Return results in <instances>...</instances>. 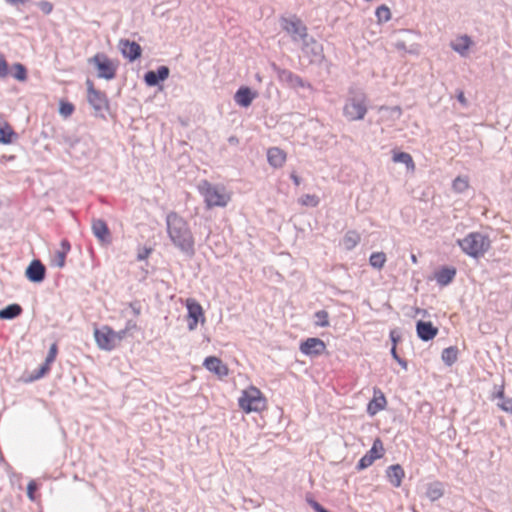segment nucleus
I'll return each instance as SVG.
<instances>
[{
    "instance_id": "obj_45",
    "label": "nucleus",
    "mask_w": 512,
    "mask_h": 512,
    "mask_svg": "<svg viewBox=\"0 0 512 512\" xmlns=\"http://www.w3.org/2000/svg\"><path fill=\"white\" fill-rule=\"evenodd\" d=\"M10 71L8 68V63L3 55H0V77L5 78L9 75Z\"/></svg>"
},
{
    "instance_id": "obj_9",
    "label": "nucleus",
    "mask_w": 512,
    "mask_h": 512,
    "mask_svg": "<svg viewBox=\"0 0 512 512\" xmlns=\"http://www.w3.org/2000/svg\"><path fill=\"white\" fill-rule=\"evenodd\" d=\"M187 309V322L188 329L193 331L197 328L198 324H204L206 322L205 312L201 304L194 298H188L185 301Z\"/></svg>"
},
{
    "instance_id": "obj_49",
    "label": "nucleus",
    "mask_w": 512,
    "mask_h": 512,
    "mask_svg": "<svg viewBox=\"0 0 512 512\" xmlns=\"http://www.w3.org/2000/svg\"><path fill=\"white\" fill-rule=\"evenodd\" d=\"M395 48L399 51L407 52L406 43L403 40H399L394 44Z\"/></svg>"
},
{
    "instance_id": "obj_54",
    "label": "nucleus",
    "mask_w": 512,
    "mask_h": 512,
    "mask_svg": "<svg viewBox=\"0 0 512 512\" xmlns=\"http://www.w3.org/2000/svg\"><path fill=\"white\" fill-rule=\"evenodd\" d=\"M404 369H407V362L400 357L396 360Z\"/></svg>"
},
{
    "instance_id": "obj_26",
    "label": "nucleus",
    "mask_w": 512,
    "mask_h": 512,
    "mask_svg": "<svg viewBox=\"0 0 512 512\" xmlns=\"http://www.w3.org/2000/svg\"><path fill=\"white\" fill-rule=\"evenodd\" d=\"M456 276V269L454 267H442L435 272L434 278L441 286H446L453 281Z\"/></svg>"
},
{
    "instance_id": "obj_8",
    "label": "nucleus",
    "mask_w": 512,
    "mask_h": 512,
    "mask_svg": "<svg viewBox=\"0 0 512 512\" xmlns=\"http://www.w3.org/2000/svg\"><path fill=\"white\" fill-rule=\"evenodd\" d=\"M87 85V100L94 108L96 114H103L109 109V101L105 92L97 90L91 80L86 81Z\"/></svg>"
},
{
    "instance_id": "obj_6",
    "label": "nucleus",
    "mask_w": 512,
    "mask_h": 512,
    "mask_svg": "<svg viewBox=\"0 0 512 512\" xmlns=\"http://www.w3.org/2000/svg\"><path fill=\"white\" fill-rule=\"evenodd\" d=\"M88 63L97 68V76L106 80H112L116 76L118 65L105 53H96L88 59Z\"/></svg>"
},
{
    "instance_id": "obj_38",
    "label": "nucleus",
    "mask_w": 512,
    "mask_h": 512,
    "mask_svg": "<svg viewBox=\"0 0 512 512\" xmlns=\"http://www.w3.org/2000/svg\"><path fill=\"white\" fill-rule=\"evenodd\" d=\"M38 489L39 485L35 480L29 481L27 485V496L33 502H36L40 499V495L37 494Z\"/></svg>"
},
{
    "instance_id": "obj_33",
    "label": "nucleus",
    "mask_w": 512,
    "mask_h": 512,
    "mask_svg": "<svg viewBox=\"0 0 512 512\" xmlns=\"http://www.w3.org/2000/svg\"><path fill=\"white\" fill-rule=\"evenodd\" d=\"M360 241V235L356 231H348L343 238V245L345 249L351 250Z\"/></svg>"
},
{
    "instance_id": "obj_4",
    "label": "nucleus",
    "mask_w": 512,
    "mask_h": 512,
    "mask_svg": "<svg viewBox=\"0 0 512 512\" xmlns=\"http://www.w3.org/2000/svg\"><path fill=\"white\" fill-rule=\"evenodd\" d=\"M239 408L246 414L262 413L268 408V401L262 391L250 385L242 390L238 398Z\"/></svg>"
},
{
    "instance_id": "obj_35",
    "label": "nucleus",
    "mask_w": 512,
    "mask_h": 512,
    "mask_svg": "<svg viewBox=\"0 0 512 512\" xmlns=\"http://www.w3.org/2000/svg\"><path fill=\"white\" fill-rule=\"evenodd\" d=\"M369 263L373 268L382 269L386 263V255L383 252H374L369 258Z\"/></svg>"
},
{
    "instance_id": "obj_48",
    "label": "nucleus",
    "mask_w": 512,
    "mask_h": 512,
    "mask_svg": "<svg viewBox=\"0 0 512 512\" xmlns=\"http://www.w3.org/2000/svg\"><path fill=\"white\" fill-rule=\"evenodd\" d=\"M456 98L463 107H466L468 105L467 99L462 90H459L457 92Z\"/></svg>"
},
{
    "instance_id": "obj_30",
    "label": "nucleus",
    "mask_w": 512,
    "mask_h": 512,
    "mask_svg": "<svg viewBox=\"0 0 512 512\" xmlns=\"http://www.w3.org/2000/svg\"><path fill=\"white\" fill-rule=\"evenodd\" d=\"M22 313V307L19 304H11L0 310V319H13Z\"/></svg>"
},
{
    "instance_id": "obj_21",
    "label": "nucleus",
    "mask_w": 512,
    "mask_h": 512,
    "mask_svg": "<svg viewBox=\"0 0 512 512\" xmlns=\"http://www.w3.org/2000/svg\"><path fill=\"white\" fill-rule=\"evenodd\" d=\"M256 96L257 93L249 87H240L234 95V101L241 107H248Z\"/></svg>"
},
{
    "instance_id": "obj_17",
    "label": "nucleus",
    "mask_w": 512,
    "mask_h": 512,
    "mask_svg": "<svg viewBox=\"0 0 512 512\" xmlns=\"http://www.w3.org/2000/svg\"><path fill=\"white\" fill-rule=\"evenodd\" d=\"M170 70L167 66H159L156 71L150 70L145 73L144 81L148 86H156L160 81L169 77Z\"/></svg>"
},
{
    "instance_id": "obj_24",
    "label": "nucleus",
    "mask_w": 512,
    "mask_h": 512,
    "mask_svg": "<svg viewBox=\"0 0 512 512\" xmlns=\"http://www.w3.org/2000/svg\"><path fill=\"white\" fill-rule=\"evenodd\" d=\"M92 231L94 235L103 243L110 242V231L105 221L101 219L93 220Z\"/></svg>"
},
{
    "instance_id": "obj_23",
    "label": "nucleus",
    "mask_w": 512,
    "mask_h": 512,
    "mask_svg": "<svg viewBox=\"0 0 512 512\" xmlns=\"http://www.w3.org/2000/svg\"><path fill=\"white\" fill-rule=\"evenodd\" d=\"M268 163L274 168H280L286 161V154L278 147H271L267 150Z\"/></svg>"
},
{
    "instance_id": "obj_25",
    "label": "nucleus",
    "mask_w": 512,
    "mask_h": 512,
    "mask_svg": "<svg viewBox=\"0 0 512 512\" xmlns=\"http://www.w3.org/2000/svg\"><path fill=\"white\" fill-rule=\"evenodd\" d=\"M57 353H58V346L56 343H53L50 346L45 363L39 368L37 374L33 377V379H39L50 371L51 364L55 361Z\"/></svg>"
},
{
    "instance_id": "obj_42",
    "label": "nucleus",
    "mask_w": 512,
    "mask_h": 512,
    "mask_svg": "<svg viewBox=\"0 0 512 512\" xmlns=\"http://www.w3.org/2000/svg\"><path fill=\"white\" fill-rule=\"evenodd\" d=\"M382 110L386 113H389L393 119H399V117L402 115V109L399 106L382 108Z\"/></svg>"
},
{
    "instance_id": "obj_5",
    "label": "nucleus",
    "mask_w": 512,
    "mask_h": 512,
    "mask_svg": "<svg viewBox=\"0 0 512 512\" xmlns=\"http://www.w3.org/2000/svg\"><path fill=\"white\" fill-rule=\"evenodd\" d=\"M457 243L463 253L472 258L484 256L491 246L489 237L480 232H471L463 239H459Z\"/></svg>"
},
{
    "instance_id": "obj_50",
    "label": "nucleus",
    "mask_w": 512,
    "mask_h": 512,
    "mask_svg": "<svg viewBox=\"0 0 512 512\" xmlns=\"http://www.w3.org/2000/svg\"><path fill=\"white\" fill-rule=\"evenodd\" d=\"M201 191L200 192H207V193H210V192H216V190L214 188H212V186L204 181V187H200Z\"/></svg>"
},
{
    "instance_id": "obj_46",
    "label": "nucleus",
    "mask_w": 512,
    "mask_h": 512,
    "mask_svg": "<svg viewBox=\"0 0 512 512\" xmlns=\"http://www.w3.org/2000/svg\"><path fill=\"white\" fill-rule=\"evenodd\" d=\"M74 111L73 104L69 102L61 103L60 113L64 116H70Z\"/></svg>"
},
{
    "instance_id": "obj_20",
    "label": "nucleus",
    "mask_w": 512,
    "mask_h": 512,
    "mask_svg": "<svg viewBox=\"0 0 512 512\" xmlns=\"http://www.w3.org/2000/svg\"><path fill=\"white\" fill-rule=\"evenodd\" d=\"M418 337L423 341L432 340L438 334V328L431 322L418 321L416 325Z\"/></svg>"
},
{
    "instance_id": "obj_14",
    "label": "nucleus",
    "mask_w": 512,
    "mask_h": 512,
    "mask_svg": "<svg viewBox=\"0 0 512 512\" xmlns=\"http://www.w3.org/2000/svg\"><path fill=\"white\" fill-rule=\"evenodd\" d=\"M119 49L123 57L127 58L130 62L138 59L142 52V48L137 42L128 39H121L119 41Z\"/></svg>"
},
{
    "instance_id": "obj_29",
    "label": "nucleus",
    "mask_w": 512,
    "mask_h": 512,
    "mask_svg": "<svg viewBox=\"0 0 512 512\" xmlns=\"http://www.w3.org/2000/svg\"><path fill=\"white\" fill-rule=\"evenodd\" d=\"M229 194H206L205 202L209 208L225 206L229 201Z\"/></svg>"
},
{
    "instance_id": "obj_11",
    "label": "nucleus",
    "mask_w": 512,
    "mask_h": 512,
    "mask_svg": "<svg viewBox=\"0 0 512 512\" xmlns=\"http://www.w3.org/2000/svg\"><path fill=\"white\" fill-rule=\"evenodd\" d=\"M384 454L385 449L383 442L380 438H376L371 449L359 460L357 469L364 470L370 467L375 460L382 458Z\"/></svg>"
},
{
    "instance_id": "obj_18",
    "label": "nucleus",
    "mask_w": 512,
    "mask_h": 512,
    "mask_svg": "<svg viewBox=\"0 0 512 512\" xmlns=\"http://www.w3.org/2000/svg\"><path fill=\"white\" fill-rule=\"evenodd\" d=\"M68 153L76 158L81 159L82 157H88L89 156V147L87 142L80 140V139H68Z\"/></svg>"
},
{
    "instance_id": "obj_19",
    "label": "nucleus",
    "mask_w": 512,
    "mask_h": 512,
    "mask_svg": "<svg viewBox=\"0 0 512 512\" xmlns=\"http://www.w3.org/2000/svg\"><path fill=\"white\" fill-rule=\"evenodd\" d=\"M45 266L39 260H33L26 269V277L32 282H41L45 278Z\"/></svg>"
},
{
    "instance_id": "obj_22",
    "label": "nucleus",
    "mask_w": 512,
    "mask_h": 512,
    "mask_svg": "<svg viewBox=\"0 0 512 512\" xmlns=\"http://www.w3.org/2000/svg\"><path fill=\"white\" fill-rule=\"evenodd\" d=\"M472 44V39L468 35H461L458 36L454 41H452L450 46L452 50L457 52L462 57H465L467 56Z\"/></svg>"
},
{
    "instance_id": "obj_15",
    "label": "nucleus",
    "mask_w": 512,
    "mask_h": 512,
    "mask_svg": "<svg viewBox=\"0 0 512 512\" xmlns=\"http://www.w3.org/2000/svg\"><path fill=\"white\" fill-rule=\"evenodd\" d=\"M386 405H387V400H386L384 393L380 389L374 388L373 398L370 400V402L367 405V413L370 416H374L378 412L384 410Z\"/></svg>"
},
{
    "instance_id": "obj_55",
    "label": "nucleus",
    "mask_w": 512,
    "mask_h": 512,
    "mask_svg": "<svg viewBox=\"0 0 512 512\" xmlns=\"http://www.w3.org/2000/svg\"><path fill=\"white\" fill-rule=\"evenodd\" d=\"M411 261H412L414 264H416V263H417V261H418V260H417L416 255H414V254H412V255H411Z\"/></svg>"
},
{
    "instance_id": "obj_58",
    "label": "nucleus",
    "mask_w": 512,
    "mask_h": 512,
    "mask_svg": "<svg viewBox=\"0 0 512 512\" xmlns=\"http://www.w3.org/2000/svg\"><path fill=\"white\" fill-rule=\"evenodd\" d=\"M503 394H504V392L500 391L498 395H499V397H503Z\"/></svg>"
},
{
    "instance_id": "obj_56",
    "label": "nucleus",
    "mask_w": 512,
    "mask_h": 512,
    "mask_svg": "<svg viewBox=\"0 0 512 512\" xmlns=\"http://www.w3.org/2000/svg\"><path fill=\"white\" fill-rule=\"evenodd\" d=\"M291 178L294 180V182H295L296 184H298V183H299L298 177H297L296 175L292 174V175H291Z\"/></svg>"
},
{
    "instance_id": "obj_52",
    "label": "nucleus",
    "mask_w": 512,
    "mask_h": 512,
    "mask_svg": "<svg viewBox=\"0 0 512 512\" xmlns=\"http://www.w3.org/2000/svg\"><path fill=\"white\" fill-rule=\"evenodd\" d=\"M228 143L231 145H237L239 143V139L236 136H230L228 138Z\"/></svg>"
},
{
    "instance_id": "obj_31",
    "label": "nucleus",
    "mask_w": 512,
    "mask_h": 512,
    "mask_svg": "<svg viewBox=\"0 0 512 512\" xmlns=\"http://www.w3.org/2000/svg\"><path fill=\"white\" fill-rule=\"evenodd\" d=\"M392 159L395 163H403L408 170H413L415 168L413 158L407 152L394 153Z\"/></svg>"
},
{
    "instance_id": "obj_44",
    "label": "nucleus",
    "mask_w": 512,
    "mask_h": 512,
    "mask_svg": "<svg viewBox=\"0 0 512 512\" xmlns=\"http://www.w3.org/2000/svg\"><path fill=\"white\" fill-rule=\"evenodd\" d=\"M300 202L306 206H315L318 203V200L315 194H306L305 197L300 199Z\"/></svg>"
},
{
    "instance_id": "obj_41",
    "label": "nucleus",
    "mask_w": 512,
    "mask_h": 512,
    "mask_svg": "<svg viewBox=\"0 0 512 512\" xmlns=\"http://www.w3.org/2000/svg\"><path fill=\"white\" fill-rule=\"evenodd\" d=\"M442 495H443V490L439 484L429 487L428 496L432 500H436V499L440 498Z\"/></svg>"
},
{
    "instance_id": "obj_2",
    "label": "nucleus",
    "mask_w": 512,
    "mask_h": 512,
    "mask_svg": "<svg viewBox=\"0 0 512 512\" xmlns=\"http://www.w3.org/2000/svg\"><path fill=\"white\" fill-rule=\"evenodd\" d=\"M135 329H137L136 322L129 320L125 328L120 331H115L109 325H102L101 327H95L93 334L96 345L100 350L112 351L121 344L131 330Z\"/></svg>"
},
{
    "instance_id": "obj_7",
    "label": "nucleus",
    "mask_w": 512,
    "mask_h": 512,
    "mask_svg": "<svg viewBox=\"0 0 512 512\" xmlns=\"http://www.w3.org/2000/svg\"><path fill=\"white\" fill-rule=\"evenodd\" d=\"M281 28L287 32L292 41H302L308 36V29L303 21L296 15L280 18Z\"/></svg>"
},
{
    "instance_id": "obj_43",
    "label": "nucleus",
    "mask_w": 512,
    "mask_h": 512,
    "mask_svg": "<svg viewBox=\"0 0 512 512\" xmlns=\"http://www.w3.org/2000/svg\"><path fill=\"white\" fill-rule=\"evenodd\" d=\"M37 6L45 15H49L53 11V4L46 0L38 2Z\"/></svg>"
},
{
    "instance_id": "obj_13",
    "label": "nucleus",
    "mask_w": 512,
    "mask_h": 512,
    "mask_svg": "<svg viewBox=\"0 0 512 512\" xmlns=\"http://www.w3.org/2000/svg\"><path fill=\"white\" fill-rule=\"evenodd\" d=\"M277 77L280 82L287 84L291 88H310L311 85L304 81L302 77L288 69L275 67Z\"/></svg>"
},
{
    "instance_id": "obj_39",
    "label": "nucleus",
    "mask_w": 512,
    "mask_h": 512,
    "mask_svg": "<svg viewBox=\"0 0 512 512\" xmlns=\"http://www.w3.org/2000/svg\"><path fill=\"white\" fill-rule=\"evenodd\" d=\"M453 190L454 192H464L469 188V181L467 177H457L453 181Z\"/></svg>"
},
{
    "instance_id": "obj_32",
    "label": "nucleus",
    "mask_w": 512,
    "mask_h": 512,
    "mask_svg": "<svg viewBox=\"0 0 512 512\" xmlns=\"http://www.w3.org/2000/svg\"><path fill=\"white\" fill-rule=\"evenodd\" d=\"M15 135L16 133L8 123H4L3 125L0 124V143L10 144L12 142V137Z\"/></svg>"
},
{
    "instance_id": "obj_28",
    "label": "nucleus",
    "mask_w": 512,
    "mask_h": 512,
    "mask_svg": "<svg viewBox=\"0 0 512 512\" xmlns=\"http://www.w3.org/2000/svg\"><path fill=\"white\" fill-rule=\"evenodd\" d=\"M71 249L70 243L67 240H62L60 249L57 250L53 256V264L59 268L64 267L66 262V256Z\"/></svg>"
},
{
    "instance_id": "obj_59",
    "label": "nucleus",
    "mask_w": 512,
    "mask_h": 512,
    "mask_svg": "<svg viewBox=\"0 0 512 512\" xmlns=\"http://www.w3.org/2000/svg\"><path fill=\"white\" fill-rule=\"evenodd\" d=\"M135 313H136V314H139V313H140V310H139V309H135Z\"/></svg>"
},
{
    "instance_id": "obj_57",
    "label": "nucleus",
    "mask_w": 512,
    "mask_h": 512,
    "mask_svg": "<svg viewBox=\"0 0 512 512\" xmlns=\"http://www.w3.org/2000/svg\"><path fill=\"white\" fill-rule=\"evenodd\" d=\"M391 338H392L394 345L396 346L397 339L394 336V332H391Z\"/></svg>"
},
{
    "instance_id": "obj_27",
    "label": "nucleus",
    "mask_w": 512,
    "mask_h": 512,
    "mask_svg": "<svg viewBox=\"0 0 512 512\" xmlns=\"http://www.w3.org/2000/svg\"><path fill=\"white\" fill-rule=\"evenodd\" d=\"M387 478L394 487H400L405 477L404 469L399 464L391 465L387 469Z\"/></svg>"
},
{
    "instance_id": "obj_37",
    "label": "nucleus",
    "mask_w": 512,
    "mask_h": 512,
    "mask_svg": "<svg viewBox=\"0 0 512 512\" xmlns=\"http://www.w3.org/2000/svg\"><path fill=\"white\" fill-rule=\"evenodd\" d=\"M378 22H388L391 19V11L386 5L379 6L375 11Z\"/></svg>"
},
{
    "instance_id": "obj_40",
    "label": "nucleus",
    "mask_w": 512,
    "mask_h": 512,
    "mask_svg": "<svg viewBox=\"0 0 512 512\" xmlns=\"http://www.w3.org/2000/svg\"><path fill=\"white\" fill-rule=\"evenodd\" d=\"M315 318L317 319L315 324L319 327H327L329 326V314L325 310H320L315 313Z\"/></svg>"
},
{
    "instance_id": "obj_51",
    "label": "nucleus",
    "mask_w": 512,
    "mask_h": 512,
    "mask_svg": "<svg viewBox=\"0 0 512 512\" xmlns=\"http://www.w3.org/2000/svg\"><path fill=\"white\" fill-rule=\"evenodd\" d=\"M5 1L12 5L26 4L29 2V0H5Z\"/></svg>"
},
{
    "instance_id": "obj_12",
    "label": "nucleus",
    "mask_w": 512,
    "mask_h": 512,
    "mask_svg": "<svg viewBox=\"0 0 512 512\" xmlns=\"http://www.w3.org/2000/svg\"><path fill=\"white\" fill-rule=\"evenodd\" d=\"M325 342L316 337H310L300 343L299 349L302 354L310 357H317L325 353Z\"/></svg>"
},
{
    "instance_id": "obj_1",
    "label": "nucleus",
    "mask_w": 512,
    "mask_h": 512,
    "mask_svg": "<svg viewBox=\"0 0 512 512\" xmlns=\"http://www.w3.org/2000/svg\"><path fill=\"white\" fill-rule=\"evenodd\" d=\"M167 233L172 243L183 253H195V240L188 222L175 212L166 217Z\"/></svg>"
},
{
    "instance_id": "obj_3",
    "label": "nucleus",
    "mask_w": 512,
    "mask_h": 512,
    "mask_svg": "<svg viewBox=\"0 0 512 512\" xmlns=\"http://www.w3.org/2000/svg\"><path fill=\"white\" fill-rule=\"evenodd\" d=\"M368 112V99L365 92L357 87L348 89L342 114L349 122L363 120Z\"/></svg>"
},
{
    "instance_id": "obj_16",
    "label": "nucleus",
    "mask_w": 512,
    "mask_h": 512,
    "mask_svg": "<svg viewBox=\"0 0 512 512\" xmlns=\"http://www.w3.org/2000/svg\"><path fill=\"white\" fill-rule=\"evenodd\" d=\"M204 367L210 372L216 374L220 378L226 377L229 374V368L222 360L215 356H209L204 360Z\"/></svg>"
},
{
    "instance_id": "obj_36",
    "label": "nucleus",
    "mask_w": 512,
    "mask_h": 512,
    "mask_svg": "<svg viewBox=\"0 0 512 512\" xmlns=\"http://www.w3.org/2000/svg\"><path fill=\"white\" fill-rule=\"evenodd\" d=\"M11 75L16 80L25 81L27 79V69L23 64L15 63L12 66Z\"/></svg>"
},
{
    "instance_id": "obj_10",
    "label": "nucleus",
    "mask_w": 512,
    "mask_h": 512,
    "mask_svg": "<svg viewBox=\"0 0 512 512\" xmlns=\"http://www.w3.org/2000/svg\"><path fill=\"white\" fill-rule=\"evenodd\" d=\"M301 50L308 57L310 64H320L325 58L323 45L313 37H306L302 40Z\"/></svg>"
},
{
    "instance_id": "obj_47",
    "label": "nucleus",
    "mask_w": 512,
    "mask_h": 512,
    "mask_svg": "<svg viewBox=\"0 0 512 512\" xmlns=\"http://www.w3.org/2000/svg\"><path fill=\"white\" fill-rule=\"evenodd\" d=\"M499 407L505 412L512 413V398L505 399Z\"/></svg>"
},
{
    "instance_id": "obj_53",
    "label": "nucleus",
    "mask_w": 512,
    "mask_h": 512,
    "mask_svg": "<svg viewBox=\"0 0 512 512\" xmlns=\"http://www.w3.org/2000/svg\"><path fill=\"white\" fill-rule=\"evenodd\" d=\"M391 354H392V356H393V358H394L395 360H397V359L399 358V356H398V354H397V351H396V346H395V345H393V347H392V349H391Z\"/></svg>"
},
{
    "instance_id": "obj_34",
    "label": "nucleus",
    "mask_w": 512,
    "mask_h": 512,
    "mask_svg": "<svg viewBox=\"0 0 512 512\" xmlns=\"http://www.w3.org/2000/svg\"><path fill=\"white\" fill-rule=\"evenodd\" d=\"M458 358V349L456 347L445 348L442 352V360L449 366L454 364Z\"/></svg>"
}]
</instances>
